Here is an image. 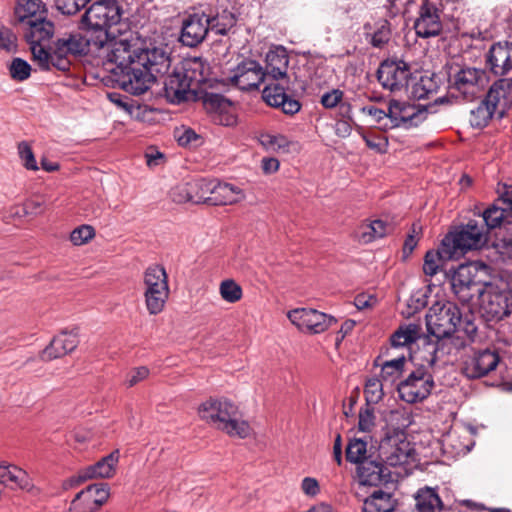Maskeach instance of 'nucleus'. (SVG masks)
<instances>
[{
	"label": "nucleus",
	"mask_w": 512,
	"mask_h": 512,
	"mask_svg": "<svg viewBox=\"0 0 512 512\" xmlns=\"http://www.w3.org/2000/svg\"><path fill=\"white\" fill-rule=\"evenodd\" d=\"M94 50L106 59L104 64L115 86L132 95L144 94L170 67V57L164 49L137 48L126 34L102 32L95 36Z\"/></svg>",
	"instance_id": "obj_1"
},
{
	"label": "nucleus",
	"mask_w": 512,
	"mask_h": 512,
	"mask_svg": "<svg viewBox=\"0 0 512 512\" xmlns=\"http://www.w3.org/2000/svg\"><path fill=\"white\" fill-rule=\"evenodd\" d=\"M237 18L229 0H200L182 23L180 40L188 47L200 44L211 30L226 35Z\"/></svg>",
	"instance_id": "obj_2"
},
{
	"label": "nucleus",
	"mask_w": 512,
	"mask_h": 512,
	"mask_svg": "<svg viewBox=\"0 0 512 512\" xmlns=\"http://www.w3.org/2000/svg\"><path fill=\"white\" fill-rule=\"evenodd\" d=\"M198 414L203 421L231 437L244 439L251 434V427L242 418L239 407L227 398H209L199 405Z\"/></svg>",
	"instance_id": "obj_3"
},
{
	"label": "nucleus",
	"mask_w": 512,
	"mask_h": 512,
	"mask_svg": "<svg viewBox=\"0 0 512 512\" xmlns=\"http://www.w3.org/2000/svg\"><path fill=\"white\" fill-rule=\"evenodd\" d=\"M209 67L200 58H189L177 65L164 81L167 100L179 104L195 95L193 86L198 87L208 79Z\"/></svg>",
	"instance_id": "obj_4"
},
{
	"label": "nucleus",
	"mask_w": 512,
	"mask_h": 512,
	"mask_svg": "<svg viewBox=\"0 0 512 512\" xmlns=\"http://www.w3.org/2000/svg\"><path fill=\"white\" fill-rule=\"evenodd\" d=\"M477 299L483 316L498 321L510 314L512 289L503 279L485 282Z\"/></svg>",
	"instance_id": "obj_5"
},
{
	"label": "nucleus",
	"mask_w": 512,
	"mask_h": 512,
	"mask_svg": "<svg viewBox=\"0 0 512 512\" xmlns=\"http://www.w3.org/2000/svg\"><path fill=\"white\" fill-rule=\"evenodd\" d=\"M122 8L117 0H99L93 3L82 17V25L90 34L112 32L111 27L120 23Z\"/></svg>",
	"instance_id": "obj_6"
},
{
	"label": "nucleus",
	"mask_w": 512,
	"mask_h": 512,
	"mask_svg": "<svg viewBox=\"0 0 512 512\" xmlns=\"http://www.w3.org/2000/svg\"><path fill=\"white\" fill-rule=\"evenodd\" d=\"M144 298L151 315L161 313L168 300L170 289L166 270L161 265L149 266L144 272Z\"/></svg>",
	"instance_id": "obj_7"
},
{
	"label": "nucleus",
	"mask_w": 512,
	"mask_h": 512,
	"mask_svg": "<svg viewBox=\"0 0 512 512\" xmlns=\"http://www.w3.org/2000/svg\"><path fill=\"white\" fill-rule=\"evenodd\" d=\"M460 321L461 312L458 306L449 301L436 302L426 314L427 329L438 341L452 335Z\"/></svg>",
	"instance_id": "obj_8"
},
{
	"label": "nucleus",
	"mask_w": 512,
	"mask_h": 512,
	"mask_svg": "<svg viewBox=\"0 0 512 512\" xmlns=\"http://www.w3.org/2000/svg\"><path fill=\"white\" fill-rule=\"evenodd\" d=\"M487 230L476 220H470L458 231L449 233L443 239V246L449 247L448 256H457L468 250L478 249L487 242Z\"/></svg>",
	"instance_id": "obj_9"
},
{
	"label": "nucleus",
	"mask_w": 512,
	"mask_h": 512,
	"mask_svg": "<svg viewBox=\"0 0 512 512\" xmlns=\"http://www.w3.org/2000/svg\"><path fill=\"white\" fill-rule=\"evenodd\" d=\"M95 36L90 34L84 37L80 33H74L59 38L55 42L56 48V69L66 72L70 69V56H79L86 54L89 50H94Z\"/></svg>",
	"instance_id": "obj_10"
},
{
	"label": "nucleus",
	"mask_w": 512,
	"mask_h": 512,
	"mask_svg": "<svg viewBox=\"0 0 512 512\" xmlns=\"http://www.w3.org/2000/svg\"><path fill=\"white\" fill-rule=\"evenodd\" d=\"M442 0H420L418 16L414 22L415 33L421 38L438 36L443 28Z\"/></svg>",
	"instance_id": "obj_11"
},
{
	"label": "nucleus",
	"mask_w": 512,
	"mask_h": 512,
	"mask_svg": "<svg viewBox=\"0 0 512 512\" xmlns=\"http://www.w3.org/2000/svg\"><path fill=\"white\" fill-rule=\"evenodd\" d=\"M434 385L433 376L429 372L417 369L398 384L399 396L410 404L420 402L430 395Z\"/></svg>",
	"instance_id": "obj_12"
},
{
	"label": "nucleus",
	"mask_w": 512,
	"mask_h": 512,
	"mask_svg": "<svg viewBox=\"0 0 512 512\" xmlns=\"http://www.w3.org/2000/svg\"><path fill=\"white\" fill-rule=\"evenodd\" d=\"M427 117V110L409 103L392 100L388 106V122H384L383 129L404 127L406 129L417 126Z\"/></svg>",
	"instance_id": "obj_13"
},
{
	"label": "nucleus",
	"mask_w": 512,
	"mask_h": 512,
	"mask_svg": "<svg viewBox=\"0 0 512 512\" xmlns=\"http://www.w3.org/2000/svg\"><path fill=\"white\" fill-rule=\"evenodd\" d=\"M411 76L409 65L403 60H385L377 71V78L384 89L391 92L405 90Z\"/></svg>",
	"instance_id": "obj_14"
},
{
	"label": "nucleus",
	"mask_w": 512,
	"mask_h": 512,
	"mask_svg": "<svg viewBox=\"0 0 512 512\" xmlns=\"http://www.w3.org/2000/svg\"><path fill=\"white\" fill-rule=\"evenodd\" d=\"M287 317L299 329L313 334L322 333L337 322L333 316L311 308L294 309Z\"/></svg>",
	"instance_id": "obj_15"
},
{
	"label": "nucleus",
	"mask_w": 512,
	"mask_h": 512,
	"mask_svg": "<svg viewBox=\"0 0 512 512\" xmlns=\"http://www.w3.org/2000/svg\"><path fill=\"white\" fill-rule=\"evenodd\" d=\"M110 496V488L106 483L87 486L72 499L70 512H95L104 505Z\"/></svg>",
	"instance_id": "obj_16"
},
{
	"label": "nucleus",
	"mask_w": 512,
	"mask_h": 512,
	"mask_svg": "<svg viewBox=\"0 0 512 512\" xmlns=\"http://www.w3.org/2000/svg\"><path fill=\"white\" fill-rule=\"evenodd\" d=\"M487 75L484 70L465 67L452 77V87L468 100L474 99L486 86Z\"/></svg>",
	"instance_id": "obj_17"
},
{
	"label": "nucleus",
	"mask_w": 512,
	"mask_h": 512,
	"mask_svg": "<svg viewBox=\"0 0 512 512\" xmlns=\"http://www.w3.org/2000/svg\"><path fill=\"white\" fill-rule=\"evenodd\" d=\"M484 283L475 280L473 268L470 265H460L451 277L453 293L462 303L470 302L481 292Z\"/></svg>",
	"instance_id": "obj_18"
},
{
	"label": "nucleus",
	"mask_w": 512,
	"mask_h": 512,
	"mask_svg": "<svg viewBox=\"0 0 512 512\" xmlns=\"http://www.w3.org/2000/svg\"><path fill=\"white\" fill-rule=\"evenodd\" d=\"M230 82L243 91L257 89L266 82L262 66L255 60H244L237 65L229 76Z\"/></svg>",
	"instance_id": "obj_19"
},
{
	"label": "nucleus",
	"mask_w": 512,
	"mask_h": 512,
	"mask_svg": "<svg viewBox=\"0 0 512 512\" xmlns=\"http://www.w3.org/2000/svg\"><path fill=\"white\" fill-rule=\"evenodd\" d=\"M498 193L497 201L482 213L487 231L500 226L503 219L512 213V186L504 184Z\"/></svg>",
	"instance_id": "obj_20"
},
{
	"label": "nucleus",
	"mask_w": 512,
	"mask_h": 512,
	"mask_svg": "<svg viewBox=\"0 0 512 512\" xmlns=\"http://www.w3.org/2000/svg\"><path fill=\"white\" fill-rule=\"evenodd\" d=\"M499 361L500 357L495 350H479L465 361L463 373L470 379H478L495 370Z\"/></svg>",
	"instance_id": "obj_21"
},
{
	"label": "nucleus",
	"mask_w": 512,
	"mask_h": 512,
	"mask_svg": "<svg viewBox=\"0 0 512 512\" xmlns=\"http://www.w3.org/2000/svg\"><path fill=\"white\" fill-rule=\"evenodd\" d=\"M503 118L512 106V78H502L493 83L484 99Z\"/></svg>",
	"instance_id": "obj_22"
},
{
	"label": "nucleus",
	"mask_w": 512,
	"mask_h": 512,
	"mask_svg": "<svg viewBox=\"0 0 512 512\" xmlns=\"http://www.w3.org/2000/svg\"><path fill=\"white\" fill-rule=\"evenodd\" d=\"M486 62L495 75H505L512 70V43L503 41L491 46Z\"/></svg>",
	"instance_id": "obj_23"
},
{
	"label": "nucleus",
	"mask_w": 512,
	"mask_h": 512,
	"mask_svg": "<svg viewBox=\"0 0 512 512\" xmlns=\"http://www.w3.org/2000/svg\"><path fill=\"white\" fill-rule=\"evenodd\" d=\"M265 63L263 71L267 81L269 79L284 81L287 78L289 55L285 47H272L266 54Z\"/></svg>",
	"instance_id": "obj_24"
},
{
	"label": "nucleus",
	"mask_w": 512,
	"mask_h": 512,
	"mask_svg": "<svg viewBox=\"0 0 512 512\" xmlns=\"http://www.w3.org/2000/svg\"><path fill=\"white\" fill-rule=\"evenodd\" d=\"M19 28L23 31L24 37L29 45L49 43L55 30L54 23L47 18V14L37 19L30 20V22Z\"/></svg>",
	"instance_id": "obj_25"
},
{
	"label": "nucleus",
	"mask_w": 512,
	"mask_h": 512,
	"mask_svg": "<svg viewBox=\"0 0 512 512\" xmlns=\"http://www.w3.org/2000/svg\"><path fill=\"white\" fill-rule=\"evenodd\" d=\"M380 455L390 466H398L406 463L410 456L409 443L395 437L383 439L379 446Z\"/></svg>",
	"instance_id": "obj_26"
},
{
	"label": "nucleus",
	"mask_w": 512,
	"mask_h": 512,
	"mask_svg": "<svg viewBox=\"0 0 512 512\" xmlns=\"http://www.w3.org/2000/svg\"><path fill=\"white\" fill-rule=\"evenodd\" d=\"M206 109L213 113V119L223 126L236 124L237 118L232 112V103L219 94H208L204 99Z\"/></svg>",
	"instance_id": "obj_27"
},
{
	"label": "nucleus",
	"mask_w": 512,
	"mask_h": 512,
	"mask_svg": "<svg viewBox=\"0 0 512 512\" xmlns=\"http://www.w3.org/2000/svg\"><path fill=\"white\" fill-rule=\"evenodd\" d=\"M119 461V451L115 450L109 455L100 459L94 465L81 470L77 476V482L81 483L94 478H110L115 473L116 465Z\"/></svg>",
	"instance_id": "obj_28"
},
{
	"label": "nucleus",
	"mask_w": 512,
	"mask_h": 512,
	"mask_svg": "<svg viewBox=\"0 0 512 512\" xmlns=\"http://www.w3.org/2000/svg\"><path fill=\"white\" fill-rule=\"evenodd\" d=\"M0 484L12 490L29 491L33 487L32 480L25 470L6 462L0 463Z\"/></svg>",
	"instance_id": "obj_29"
},
{
	"label": "nucleus",
	"mask_w": 512,
	"mask_h": 512,
	"mask_svg": "<svg viewBox=\"0 0 512 512\" xmlns=\"http://www.w3.org/2000/svg\"><path fill=\"white\" fill-rule=\"evenodd\" d=\"M78 344L79 340L76 333L63 331L51 340L50 344L43 350L41 357L46 361L60 358L72 352Z\"/></svg>",
	"instance_id": "obj_30"
},
{
	"label": "nucleus",
	"mask_w": 512,
	"mask_h": 512,
	"mask_svg": "<svg viewBox=\"0 0 512 512\" xmlns=\"http://www.w3.org/2000/svg\"><path fill=\"white\" fill-rule=\"evenodd\" d=\"M213 181L205 179H197L191 182L182 184L179 188L180 191L185 192V196L175 198L179 203L192 202L195 204L199 203H210V198L213 192Z\"/></svg>",
	"instance_id": "obj_31"
},
{
	"label": "nucleus",
	"mask_w": 512,
	"mask_h": 512,
	"mask_svg": "<svg viewBox=\"0 0 512 512\" xmlns=\"http://www.w3.org/2000/svg\"><path fill=\"white\" fill-rule=\"evenodd\" d=\"M422 338V328L419 324L401 325L390 337L392 349L405 348L409 354L411 345Z\"/></svg>",
	"instance_id": "obj_32"
},
{
	"label": "nucleus",
	"mask_w": 512,
	"mask_h": 512,
	"mask_svg": "<svg viewBox=\"0 0 512 512\" xmlns=\"http://www.w3.org/2000/svg\"><path fill=\"white\" fill-rule=\"evenodd\" d=\"M44 14H47V10L41 0H18L14 11L15 22L19 27Z\"/></svg>",
	"instance_id": "obj_33"
},
{
	"label": "nucleus",
	"mask_w": 512,
	"mask_h": 512,
	"mask_svg": "<svg viewBox=\"0 0 512 512\" xmlns=\"http://www.w3.org/2000/svg\"><path fill=\"white\" fill-rule=\"evenodd\" d=\"M385 471L386 468L377 461L363 462L357 468L359 482L364 486H378L385 481Z\"/></svg>",
	"instance_id": "obj_34"
},
{
	"label": "nucleus",
	"mask_w": 512,
	"mask_h": 512,
	"mask_svg": "<svg viewBox=\"0 0 512 512\" xmlns=\"http://www.w3.org/2000/svg\"><path fill=\"white\" fill-rule=\"evenodd\" d=\"M244 198L242 190L229 183H214L210 204L232 205Z\"/></svg>",
	"instance_id": "obj_35"
},
{
	"label": "nucleus",
	"mask_w": 512,
	"mask_h": 512,
	"mask_svg": "<svg viewBox=\"0 0 512 512\" xmlns=\"http://www.w3.org/2000/svg\"><path fill=\"white\" fill-rule=\"evenodd\" d=\"M417 512H443L444 505L435 489L426 487L417 492L415 497Z\"/></svg>",
	"instance_id": "obj_36"
},
{
	"label": "nucleus",
	"mask_w": 512,
	"mask_h": 512,
	"mask_svg": "<svg viewBox=\"0 0 512 512\" xmlns=\"http://www.w3.org/2000/svg\"><path fill=\"white\" fill-rule=\"evenodd\" d=\"M394 501L390 493L382 490L374 491L363 502L362 512H392Z\"/></svg>",
	"instance_id": "obj_37"
},
{
	"label": "nucleus",
	"mask_w": 512,
	"mask_h": 512,
	"mask_svg": "<svg viewBox=\"0 0 512 512\" xmlns=\"http://www.w3.org/2000/svg\"><path fill=\"white\" fill-rule=\"evenodd\" d=\"M449 247H444L443 242L439 250H429L424 256L423 272L426 276L433 277L436 275L443 263L447 259H451L454 256H448Z\"/></svg>",
	"instance_id": "obj_38"
},
{
	"label": "nucleus",
	"mask_w": 512,
	"mask_h": 512,
	"mask_svg": "<svg viewBox=\"0 0 512 512\" xmlns=\"http://www.w3.org/2000/svg\"><path fill=\"white\" fill-rule=\"evenodd\" d=\"M47 43H38L30 45L33 61L41 70L48 71L52 67L56 68V48L51 52L47 48Z\"/></svg>",
	"instance_id": "obj_39"
},
{
	"label": "nucleus",
	"mask_w": 512,
	"mask_h": 512,
	"mask_svg": "<svg viewBox=\"0 0 512 512\" xmlns=\"http://www.w3.org/2000/svg\"><path fill=\"white\" fill-rule=\"evenodd\" d=\"M391 24L385 19L377 21L371 32L366 33V39L374 48H383L391 38Z\"/></svg>",
	"instance_id": "obj_40"
},
{
	"label": "nucleus",
	"mask_w": 512,
	"mask_h": 512,
	"mask_svg": "<svg viewBox=\"0 0 512 512\" xmlns=\"http://www.w3.org/2000/svg\"><path fill=\"white\" fill-rule=\"evenodd\" d=\"M361 230L360 239L364 243H369L387 235L392 230V226L383 220H374L362 225Z\"/></svg>",
	"instance_id": "obj_41"
},
{
	"label": "nucleus",
	"mask_w": 512,
	"mask_h": 512,
	"mask_svg": "<svg viewBox=\"0 0 512 512\" xmlns=\"http://www.w3.org/2000/svg\"><path fill=\"white\" fill-rule=\"evenodd\" d=\"M406 362V354L396 356L393 359L385 361L381 365V378L384 382L393 383L403 372Z\"/></svg>",
	"instance_id": "obj_42"
},
{
	"label": "nucleus",
	"mask_w": 512,
	"mask_h": 512,
	"mask_svg": "<svg viewBox=\"0 0 512 512\" xmlns=\"http://www.w3.org/2000/svg\"><path fill=\"white\" fill-rule=\"evenodd\" d=\"M260 144L268 151L287 153L291 142L282 134L262 133L259 136Z\"/></svg>",
	"instance_id": "obj_43"
},
{
	"label": "nucleus",
	"mask_w": 512,
	"mask_h": 512,
	"mask_svg": "<svg viewBox=\"0 0 512 512\" xmlns=\"http://www.w3.org/2000/svg\"><path fill=\"white\" fill-rule=\"evenodd\" d=\"M368 442L362 438L351 439L346 448L347 461L354 464H361L368 461Z\"/></svg>",
	"instance_id": "obj_44"
},
{
	"label": "nucleus",
	"mask_w": 512,
	"mask_h": 512,
	"mask_svg": "<svg viewBox=\"0 0 512 512\" xmlns=\"http://www.w3.org/2000/svg\"><path fill=\"white\" fill-rule=\"evenodd\" d=\"M422 347L416 352L415 358L422 361V365L433 366L438 359V341H432L426 337L421 338Z\"/></svg>",
	"instance_id": "obj_45"
},
{
	"label": "nucleus",
	"mask_w": 512,
	"mask_h": 512,
	"mask_svg": "<svg viewBox=\"0 0 512 512\" xmlns=\"http://www.w3.org/2000/svg\"><path fill=\"white\" fill-rule=\"evenodd\" d=\"M219 294L225 302L233 304L242 299L243 290L234 279L229 278L220 282Z\"/></svg>",
	"instance_id": "obj_46"
},
{
	"label": "nucleus",
	"mask_w": 512,
	"mask_h": 512,
	"mask_svg": "<svg viewBox=\"0 0 512 512\" xmlns=\"http://www.w3.org/2000/svg\"><path fill=\"white\" fill-rule=\"evenodd\" d=\"M493 116H497L496 111L483 100L476 109L471 111L470 123L474 127H484Z\"/></svg>",
	"instance_id": "obj_47"
},
{
	"label": "nucleus",
	"mask_w": 512,
	"mask_h": 512,
	"mask_svg": "<svg viewBox=\"0 0 512 512\" xmlns=\"http://www.w3.org/2000/svg\"><path fill=\"white\" fill-rule=\"evenodd\" d=\"M31 65L22 58H14L9 65V73L13 80L25 81L31 75Z\"/></svg>",
	"instance_id": "obj_48"
},
{
	"label": "nucleus",
	"mask_w": 512,
	"mask_h": 512,
	"mask_svg": "<svg viewBox=\"0 0 512 512\" xmlns=\"http://www.w3.org/2000/svg\"><path fill=\"white\" fill-rule=\"evenodd\" d=\"M383 380L376 377L370 378L365 384V397L368 403H378L383 398Z\"/></svg>",
	"instance_id": "obj_49"
},
{
	"label": "nucleus",
	"mask_w": 512,
	"mask_h": 512,
	"mask_svg": "<svg viewBox=\"0 0 512 512\" xmlns=\"http://www.w3.org/2000/svg\"><path fill=\"white\" fill-rule=\"evenodd\" d=\"M287 95V93L285 92V88L276 83V84H273V83H268L263 91H262V97L264 99V101L270 105V106H275L281 99H284V97Z\"/></svg>",
	"instance_id": "obj_50"
},
{
	"label": "nucleus",
	"mask_w": 512,
	"mask_h": 512,
	"mask_svg": "<svg viewBox=\"0 0 512 512\" xmlns=\"http://www.w3.org/2000/svg\"><path fill=\"white\" fill-rule=\"evenodd\" d=\"M436 85L429 77H421L412 86V95L417 99H427L435 92Z\"/></svg>",
	"instance_id": "obj_51"
},
{
	"label": "nucleus",
	"mask_w": 512,
	"mask_h": 512,
	"mask_svg": "<svg viewBox=\"0 0 512 512\" xmlns=\"http://www.w3.org/2000/svg\"><path fill=\"white\" fill-rule=\"evenodd\" d=\"M95 237V229L90 225H80L70 234V241L75 246H81L88 243Z\"/></svg>",
	"instance_id": "obj_52"
},
{
	"label": "nucleus",
	"mask_w": 512,
	"mask_h": 512,
	"mask_svg": "<svg viewBox=\"0 0 512 512\" xmlns=\"http://www.w3.org/2000/svg\"><path fill=\"white\" fill-rule=\"evenodd\" d=\"M18 154L26 169L32 171L39 169L33 151L27 142L23 141L18 144Z\"/></svg>",
	"instance_id": "obj_53"
},
{
	"label": "nucleus",
	"mask_w": 512,
	"mask_h": 512,
	"mask_svg": "<svg viewBox=\"0 0 512 512\" xmlns=\"http://www.w3.org/2000/svg\"><path fill=\"white\" fill-rule=\"evenodd\" d=\"M89 1L90 0H56V5L62 14L74 15L84 8Z\"/></svg>",
	"instance_id": "obj_54"
},
{
	"label": "nucleus",
	"mask_w": 512,
	"mask_h": 512,
	"mask_svg": "<svg viewBox=\"0 0 512 512\" xmlns=\"http://www.w3.org/2000/svg\"><path fill=\"white\" fill-rule=\"evenodd\" d=\"M362 138L365 141L366 145L378 152V153H385L387 151L388 147V140L386 137L382 135H366L365 133H362Z\"/></svg>",
	"instance_id": "obj_55"
},
{
	"label": "nucleus",
	"mask_w": 512,
	"mask_h": 512,
	"mask_svg": "<svg viewBox=\"0 0 512 512\" xmlns=\"http://www.w3.org/2000/svg\"><path fill=\"white\" fill-rule=\"evenodd\" d=\"M344 93L340 89H332L325 92L320 99V103L327 109L335 108L343 99Z\"/></svg>",
	"instance_id": "obj_56"
},
{
	"label": "nucleus",
	"mask_w": 512,
	"mask_h": 512,
	"mask_svg": "<svg viewBox=\"0 0 512 512\" xmlns=\"http://www.w3.org/2000/svg\"><path fill=\"white\" fill-rule=\"evenodd\" d=\"M361 112L366 114L372 118V120L379 124L381 127L384 122H388V110L385 111L383 109L377 108L374 105H366L361 108Z\"/></svg>",
	"instance_id": "obj_57"
},
{
	"label": "nucleus",
	"mask_w": 512,
	"mask_h": 512,
	"mask_svg": "<svg viewBox=\"0 0 512 512\" xmlns=\"http://www.w3.org/2000/svg\"><path fill=\"white\" fill-rule=\"evenodd\" d=\"M149 375V369L145 366H140L132 369L126 376L125 384L127 387H133L145 380Z\"/></svg>",
	"instance_id": "obj_58"
},
{
	"label": "nucleus",
	"mask_w": 512,
	"mask_h": 512,
	"mask_svg": "<svg viewBox=\"0 0 512 512\" xmlns=\"http://www.w3.org/2000/svg\"><path fill=\"white\" fill-rule=\"evenodd\" d=\"M107 96H108V99L113 104H115L117 107L123 109L124 111H126L130 114L132 113L135 105L129 97L122 95L120 93H117V92L108 93Z\"/></svg>",
	"instance_id": "obj_59"
},
{
	"label": "nucleus",
	"mask_w": 512,
	"mask_h": 512,
	"mask_svg": "<svg viewBox=\"0 0 512 512\" xmlns=\"http://www.w3.org/2000/svg\"><path fill=\"white\" fill-rule=\"evenodd\" d=\"M375 416L370 408L361 409L359 412L358 427L362 432H370L374 426Z\"/></svg>",
	"instance_id": "obj_60"
},
{
	"label": "nucleus",
	"mask_w": 512,
	"mask_h": 512,
	"mask_svg": "<svg viewBox=\"0 0 512 512\" xmlns=\"http://www.w3.org/2000/svg\"><path fill=\"white\" fill-rule=\"evenodd\" d=\"M274 107H280L285 114L294 115L300 110L301 104L298 100L286 95L284 99H281Z\"/></svg>",
	"instance_id": "obj_61"
},
{
	"label": "nucleus",
	"mask_w": 512,
	"mask_h": 512,
	"mask_svg": "<svg viewBox=\"0 0 512 512\" xmlns=\"http://www.w3.org/2000/svg\"><path fill=\"white\" fill-rule=\"evenodd\" d=\"M301 489L304 494L311 497L316 496L320 491L318 481L312 477H305L302 480Z\"/></svg>",
	"instance_id": "obj_62"
},
{
	"label": "nucleus",
	"mask_w": 512,
	"mask_h": 512,
	"mask_svg": "<svg viewBox=\"0 0 512 512\" xmlns=\"http://www.w3.org/2000/svg\"><path fill=\"white\" fill-rule=\"evenodd\" d=\"M414 233H416V225L414 224L412 227V233L407 236L403 245V254L407 257L409 256L415 247L418 244V239L415 237Z\"/></svg>",
	"instance_id": "obj_63"
},
{
	"label": "nucleus",
	"mask_w": 512,
	"mask_h": 512,
	"mask_svg": "<svg viewBox=\"0 0 512 512\" xmlns=\"http://www.w3.org/2000/svg\"><path fill=\"white\" fill-rule=\"evenodd\" d=\"M376 302L375 297L366 294H359L355 297L354 304L358 310L366 309Z\"/></svg>",
	"instance_id": "obj_64"
}]
</instances>
